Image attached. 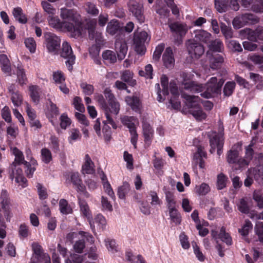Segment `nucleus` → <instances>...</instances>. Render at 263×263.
I'll return each instance as SVG.
<instances>
[{
	"instance_id": "obj_1",
	"label": "nucleus",
	"mask_w": 263,
	"mask_h": 263,
	"mask_svg": "<svg viewBox=\"0 0 263 263\" xmlns=\"http://www.w3.org/2000/svg\"><path fill=\"white\" fill-rule=\"evenodd\" d=\"M60 17L62 21L55 15L48 16V25L56 30L68 31L75 38L85 32L82 27L81 16L78 11L62 8L60 9Z\"/></svg>"
},
{
	"instance_id": "obj_2",
	"label": "nucleus",
	"mask_w": 263,
	"mask_h": 263,
	"mask_svg": "<svg viewBox=\"0 0 263 263\" xmlns=\"http://www.w3.org/2000/svg\"><path fill=\"white\" fill-rule=\"evenodd\" d=\"M183 81L182 88L191 92H201L200 95L205 98H210L218 93L224 83L222 79L218 80L216 77H212L207 82L205 86L196 82L191 81V76L185 73L182 75Z\"/></svg>"
},
{
	"instance_id": "obj_3",
	"label": "nucleus",
	"mask_w": 263,
	"mask_h": 263,
	"mask_svg": "<svg viewBox=\"0 0 263 263\" xmlns=\"http://www.w3.org/2000/svg\"><path fill=\"white\" fill-rule=\"evenodd\" d=\"M182 97L185 100V107L188 112L197 121L205 120L207 117L206 113L202 110L200 105V99L196 96L182 93Z\"/></svg>"
},
{
	"instance_id": "obj_4",
	"label": "nucleus",
	"mask_w": 263,
	"mask_h": 263,
	"mask_svg": "<svg viewBox=\"0 0 263 263\" xmlns=\"http://www.w3.org/2000/svg\"><path fill=\"white\" fill-rule=\"evenodd\" d=\"M108 124H110L113 128L116 129L117 125L116 124L111 115L117 116L120 110V104L117 99L108 102V104L103 109Z\"/></svg>"
},
{
	"instance_id": "obj_5",
	"label": "nucleus",
	"mask_w": 263,
	"mask_h": 263,
	"mask_svg": "<svg viewBox=\"0 0 263 263\" xmlns=\"http://www.w3.org/2000/svg\"><path fill=\"white\" fill-rule=\"evenodd\" d=\"M120 120L121 123L128 128L131 135L130 141L134 147L136 148L138 134L136 131V124H138V119L133 116H123L121 117Z\"/></svg>"
},
{
	"instance_id": "obj_6",
	"label": "nucleus",
	"mask_w": 263,
	"mask_h": 263,
	"mask_svg": "<svg viewBox=\"0 0 263 263\" xmlns=\"http://www.w3.org/2000/svg\"><path fill=\"white\" fill-rule=\"evenodd\" d=\"M45 44L48 51L57 54L60 47L61 40L55 34L51 32L44 33Z\"/></svg>"
},
{
	"instance_id": "obj_7",
	"label": "nucleus",
	"mask_w": 263,
	"mask_h": 263,
	"mask_svg": "<svg viewBox=\"0 0 263 263\" xmlns=\"http://www.w3.org/2000/svg\"><path fill=\"white\" fill-rule=\"evenodd\" d=\"M148 39V34L145 31L135 32L134 37V44L135 51L140 54H144L146 48L144 43Z\"/></svg>"
},
{
	"instance_id": "obj_8",
	"label": "nucleus",
	"mask_w": 263,
	"mask_h": 263,
	"mask_svg": "<svg viewBox=\"0 0 263 263\" xmlns=\"http://www.w3.org/2000/svg\"><path fill=\"white\" fill-rule=\"evenodd\" d=\"M129 11L136 18L139 23L144 22L145 17L143 14V6L135 0H130L128 3Z\"/></svg>"
},
{
	"instance_id": "obj_9",
	"label": "nucleus",
	"mask_w": 263,
	"mask_h": 263,
	"mask_svg": "<svg viewBox=\"0 0 263 263\" xmlns=\"http://www.w3.org/2000/svg\"><path fill=\"white\" fill-rule=\"evenodd\" d=\"M210 143L211 149L210 152L213 154L217 148V153L218 155L221 154V149L223 145V134L222 133L217 134L212 133L210 135Z\"/></svg>"
},
{
	"instance_id": "obj_10",
	"label": "nucleus",
	"mask_w": 263,
	"mask_h": 263,
	"mask_svg": "<svg viewBox=\"0 0 263 263\" xmlns=\"http://www.w3.org/2000/svg\"><path fill=\"white\" fill-rule=\"evenodd\" d=\"M186 45L189 54L192 58H199L204 52L203 46L194 40H189Z\"/></svg>"
},
{
	"instance_id": "obj_11",
	"label": "nucleus",
	"mask_w": 263,
	"mask_h": 263,
	"mask_svg": "<svg viewBox=\"0 0 263 263\" xmlns=\"http://www.w3.org/2000/svg\"><path fill=\"white\" fill-rule=\"evenodd\" d=\"M61 55L63 58L67 59L66 64L69 70L71 71L72 69V65L74 63L76 58L73 54L70 45L67 42H64L62 44Z\"/></svg>"
},
{
	"instance_id": "obj_12",
	"label": "nucleus",
	"mask_w": 263,
	"mask_h": 263,
	"mask_svg": "<svg viewBox=\"0 0 263 263\" xmlns=\"http://www.w3.org/2000/svg\"><path fill=\"white\" fill-rule=\"evenodd\" d=\"M12 173L10 174V177L13 180L15 179V182L24 188L27 185V179L23 175V171L18 164H14L13 163L11 166Z\"/></svg>"
},
{
	"instance_id": "obj_13",
	"label": "nucleus",
	"mask_w": 263,
	"mask_h": 263,
	"mask_svg": "<svg viewBox=\"0 0 263 263\" xmlns=\"http://www.w3.org/2000/svg\"><path fill=\"white\" fill-rule=\"evenodd\" d=\"M96 24L95 20H89L87 23V29L88 31L89 37L90 39H95L96 43L100 45L103 42V37L101 33L95 32Z\"/></svg>"
},
{
	"instance_id": "obj_14",
	"label": "nucleus",
	"mask_w": 263,
	"mask_h": 263,
	"mask_svg": "<svg viewBox=\"0 0 263 263\" xmlns=\"http://www.w3.org/2000/svg\"><path fill=\"white\" fill-rule=\"evenodd\" d=\"M87 218L93 231H95L96 227L103 229L106 223V220L103 215H88Z\"/></svg>"
},
{
	"instance_id": "obj_15",
	"label": "nucleus",
	"mask_w": 263,
	"mask_h": 263,
	"mask_svg": "<svg viewBox=\"0 0 263 263\" xmlns=\"http://www.w3.org/2000/svg\"><path fill=\"white\" fill-rule=\"evenodd\" d=\"M1 199L3 212L5 213L12 212L13 205L9 198L8 192L6 190H2L1 194Z\"/></svg>"
},
{
	"instance_id": "obj_16",
	"label": "nucleus",
	"mask_w": 263,
	"mask_h": 263,
	"mask_svg": "<svg viewBox=\"0 0 263 263\" xmlns=\"http://www.w3.org/2000/svg\"><path fill=\"white\" fill-rule=\"evenodd\" d=\"M115 49L117 53L118 58L122 60L127 53L128 47L125 41L123 40H117L115 43Z\"/></svg>"
},
{
	"instance_id": "obj_17",
	"label": "nucleus",
	"mask_w": 263,
	"mask_h": 263,
	"mask_svg": "<svg viewBox=\"0 0 263 263\" xmlns=\"http://www.w3.org/2000/svg\"><path fill=\"white\" fill-rule=\"evenodd\" d=\"M70 180L78 192L86 194L87 196H88L86 192L85 187L83 184L78 173H71L70 175Z\"/></svg>"
},
{
	"instance_id": "obj_18",
	"label": "nucleus",
	"mask_w": 263,
	"mask_h": 263,
	"mask_svg": "<svg viewBox=\"0 0 263 263\" xmlns=\"http://www.w3.org/2000/svg\"><path fill=\"white\" fill-rule=\"evenodd\" d=\"M125 101L131 107L133 110L136 112H140L142 105L138 97L134 96H127L125 97Z\"/></svg>"
},
{
	"instance_id": "obj_19",
	"label": "nucleus",
	"mask_w": 263,
	"mask_h": 263,
	"mask_svg": "<svg viewBox=\"0 0 263 263\" xmlns=\"http://www.w3.org/2000/svg\"><path fill=\"white\" fill-rule=\"evenodd\" d=\"M164 65L167 68H172L175 63V59L171 47L166 48L162 57Z\"/></svg>"
},
{
	"instance_id": "obj_20",
	"label": "nucleus",
	"mask_w": 263,
	"mask_h": 263,
	"mask_svg": "<svg viewBox=\"0 0 263 263\" xmlns=\"http://www.w3.org/2000/svg\"><path fill=\"white\" fill-rule=\"evenodd\" d=\"M212 235L213 238L217 239L219 238L221 240L225 242L227 245H231L232 243V238L230 234L226 232L224 228L222 227L220 229V233L217 235V232L215 231H212Z\"/></svg>"
},
{
	"instance_id": "obj_21",
	"label": "nucleus",
	"mask_w": 263,
	"mask_h": 263,
	"mask_svg": "<svg viewBox=\"0 0 263 263\" xmlns=\"http://www.w3.org/2000/svg\"><path fill=\"white\" fill-rule=\"evenodd\" d=\"M142 130L144 141L149 145L153 138L154 131L150 124L146 122L142 123Z\"/></svg>"
},
{
	"instance_id": "obj_22",
	"label": "nucleus",
	"mask_w": 263,
	"mask_h": 263,
	"mask_svg": "<svg viewBox=\"0 0 263 263\" xmlns=\"http://www.w3.org/2000/svg\"><path fill=\"white\" fill-rule=\"evenodd\" d=\"M32 248L34 252L32 257L42 258L45 263H51L50 258L48 254L43 253L41 250V247L37 243H33Z\"/></svg>"
},
{
	"instance_id": "obj_23",
	"label": "nucleus",
	"mask_w": 263,
	"mask_h": 263,
	"mask_svg": "<svg viewBox=\"0 0 263 263\" xmlns=\"http://www.w3.org/2000/svg\"><path fill=\"white\" fill-rule=\"evenodd\" d=\"M95 172V165L90 156L86 154L84 158V162L82 167L83 174H92Z\"/></svg>"
},
{
	"instance_id": "obj_24",
	"label": "nucleus",
	"mask_w": 263,
	"mask_h": 263,
	"mask_svg": "<svg viewBox=\"0 0 263 263\" xmlns=\"http://www.w3.org/2000/svg\"><path fill=\"white\" fill-rule=\"evenodd\" d=\"M171 30L175 32L180 37L184 36L188 30V27L186 25L175 23L169 25Z\"/></svg>"
},
{
	"instance_id": "obj_25",
	"label": "nucleus",
	"mask_w": 263,
	"mask_h": 263,
	"mask_svg": "<svg viewBox=\"0 0 263 263\" xmlns=\"http://www.w3.org/2000/svg\"><path fill=\"white\" fill-rule=\"evenodd\" d=\"M244 31L248 35V39L252 41H257V40H263V29H257L254 31L250 29H245Z\"/></svg>"
},
{
	"instance_id": "obj_26",
	"label": "nucleus",
	"mask_w": 263,
	"mask_h": 263,
	"mask_svg": "<svg viewBox=\"0 0 263 263\" xmlns=\"http://www.w3.org/2000/svg\"><path fill=\"white\" fill-rule=\"evenodd\" d=\"M224 62V59L221 55L216 54L210 59V67L212 69H217L221 67Z\"/></svg>"
},
{
	"instance_id": "obj_27",
	"label": "nucleus",
	"mask_w": 263,
	"mask_h": 263,
	"mask_svg": "<svg viewBox=\"0 0 263 263\" xmlns=\"http://www.w3.org/2000/svg\"><path fill=\"white\" fill-rule=\"evenodd\" d=\"M134 73L129 70H125L121 72V79L129 85L134 86L136 84V81L133 79Z\"/></svg>"
},
{
	"instance_id": "obj_28",
	"label": "nucleus",
	"mask_w": 263,
	"mask_h": 263,
	"mask_svg": "<svg viewBox=\"0 0 263 263\" xmlns=\"http://www.w3.org/2000/svg\"><path fill=\"white\" fill-rule=\"evenodd\" d=\"M30 97L33 102L37 104L40 101V93L41 90L40 88L36 85H30L29 86Z\"/></svg>"
},
{
	"instance_id": "obj_29",
	"label": "nucleus",
	"mask_w": 263,
	"mask_h": 263,
	"mask_svg": "<svg viewBox=\"0 0 263 263\" xmlns=\"http://www.w3.org/2000/svg\"><path fill=\"white\" fill-rule=\"evenodd\" d=\"M12 14L15 20L22 24H25L27 22V18L23 12L21 7H17L13 8Z\"/></svg>"
},
{
	"instance_id": "obj_30",
	"label": "nucleus",
	"mask_w": 263,
	"mask_h": 263,
	"mask_svg": "<svg viewBox=\"0 0 263 263\" xmlns=\"http://www.w3.org/2000/svg\"><path fill=\"white\" fill-rule=\"evenodd\" d=\"M0 64L2 70L7 74H10L11 71L10 62L6 55H0Z\"/></svg>"
},
{
	"instance_id": "obj_31",
	"label": "nucleus",
	"mask_w": 263,
	"mask_h": 263,
	"mask_svg": "<svg viewBox=\"0 0 263 263\" xmlns=\"http://www.w3.org/2000/svg\"><path fill=\"white\" fill-rule=\"evenodd\" d=\"M211 34L203 30H197L195 31V38L199 41L207 43L210 40Z\"/></svg>"
},
{
	"instance_id": "obj_32",
	"label": "nucleus",
	"mask_w": 263,
	"mask_h": 263,
	"mask_svg": "<svg viewBox=\"0 0 263 263\" xmlns=\"http://www.w3.org/2000/svg\"><path fill=\"white\" fill-rule=\"evenodd\" d=\"M120 26L117 20H112L107 24L106 31L110 35L115 34L119 30Z\"/></svg>"
},
{
	"instance_id": "obj_33",
	"label": "nucleus",
	"mask_w": 263,
	"mask_h": 263,
	"mask_svg": "<svg viewBox=\"0 0 263 263\" xmlns=\"http://www.w3.org/2000/svg\"><path fill=\"white\" fill-rule=\"evenodd\" d=\"M239 153L238 150L232 149L229 151L227 155V161L230 164H235L239 158Z\"/></svg>"
},
{
	"instance_id": "obj_34",
	"label": "nucleus",
	"mask_w": 263,
	"mask_h": 263,
	"mask_svg": "<svg viewBox=\"0 0 263 263\" xmlns=\"http://www.w3.org/2000/svg\"><path fill=\"white\" fill-rule=\"evenodd\" d=\"M13 154L15 156L14 164H25L26 162L24 160V157L23 153L17 148L13 147L11 148Z\"/></svg>"
},
{
	"instance_id": "obj_35",
	"label": "nucleus",
	"mask_w": 263,
	"mask_h": 263,
	"mask_svg": "<svg viewBox=\"0 0 263 263\" xmlns=\"http://www.w3.org/2000/svg\"><path fill=\"white\" fill-rule=\"evenodd\" d=\"M103 186L104 192L110 197L112 200H115V195L111 188V185L107 180L106 177H103L102 178Z\"/></svg>"
},
{
	"instance_id": "obj_36",
	"label": "nucleus",
	"mask_w": 263,
	"mask_h": 263,
	"mask_svg": "<svg viewBox=\"0 0 263 263\" xmlns=\"http://www.w3.org/2000/svg\"><path fill=\"white\" fill-rule=\"evenodd\" d=\"M42 7L48 16L55 15L57 13V10L51 4L47 1H43L41 3Z\"/></svg>"
},
{
	"instance_id": "obj_37",
	"label": "nucleus",
	"mask_w": 263,
	"mask_h": 263,
	"mask_svg": "<svg viewBox=\"0 0 263 263\" xmlns=\"http://www.w3.org/2000/svg\"><path fill=\"white\" fill-rule=\"evenodd\" d=\"M215 6L220 13L227 11L229 7L228 0H215Z\"/></svg>"
},
{
	"instance_id": "obj_38",
	"label": "nucleus",
	"mask_w": 263,
	"mask_h": 263,
	"mask_svg": "<svg viewBox=\"0 0 263 263\" xmlns=\"http://www.w3.org/2000/svg\"><path fill=\"white\" fill-rule=\"evenodd\" d=\"M59 206L61 213L62 214H71L72 212V208L70 204H68L67 200L62 199L59 201Z\"/></svg>"
},
{
	"instance_id": "obj_39",
	"label": "nucleus",
	"mask_w": 263,
	"mask_h": 263,
	"mask_svg": "<svg viewBox=\"0 0 263 263\" xmlns=\"http://www.w3.org/2000/svg\"><path fill=\"white\" fill-rule=\"evenodd\" d=\"M209 47L211 50L215 52H220L223 50L222 42L218 39L212 41Z\"/></svg>"
},
{
	"instance_id": "obj_40",
	"label": "nucleus",
	"mask_w": 263,
	"mask_h": 263,
	"mask_svg": "<svg viewBox=\"0 0 263 263\" xmlns=\"http://www.w3.org/2000/svg\"><path fill=\"white\" fill-rule=\"evenodd\" d=\"M102 57L104 60L109 63H114L116 62L117 58L115 53L111 50H106L102 54Z\"/></svg>"
},
{
	"instance_id": "obj_41",
	"label": "nucleus",
	"mask_w": 263,
	"mask_h": 263,
	"mask_svg": "<svg viewBox=\"0 0 263 263\" xmlns=\"http://www.w3.org/2000/svg\"><path fill=\"white\" fill-rule=\"evenodd\" d=\"M235 83L233 81L227 82L223 88L224 95L226 97L231 96L235 89Z\"/></svg>"
},
{
	"instance_id": "obj_42",
	"label": "nucleus",
	"mask_w": 263,
	"mask_h": 263,
	"mask_svg": "<svg viewBox=\"0 0 263 263\" xmlns=\"http://www.w3.org/2000/svg\"><path fill=\"white\" fill-rule=\"evenodd\" d=\"M24 43L26 47L29 50L30 53H33L35 52L36 44L33 38H26L25 40Z\"/></svg>"
},
{
	"instance_id": "obj_43",
	"label": "nucleus",
	"mask_w": 263,
	"mask_h": 263,
	"mask_svg": "<svg viewBox=\"0 0 263 263\" xmlns=\"http://www.w3.org/2000/svg\"><path fill=\"white\" fill-rule=\"evenodd\" d=\"M86 11L92 15H97L99 14V11L95 4L91 2H87L84 5Z\"/></svg>"
},
{
	"instance_id": "obj_44",
	"label": "nucleus",
	"mask_w": 263,
	"mask_h": 263,
	"mask_svg": "<svg viewBox=\"0 0 263 263\" xmlns=\"http://www.w3.org/2000/svg\"><path fill=\"white\" fill-rule=\"evenodd\" d=\"M129 191V184L126 182H124L123 185L118 189V195L119 198L123 199H124Z\"/></svg>"
},
{
	"instance_id": "obj_45",
	"label": "nucleus",
	"mask_w": 263,
	"mask_h": 263,
	"mask_svg": "<svg viewBox=\"0 0 263 263\" xmlns=\"http://www.w3.org/2000/svg\"><path fill=\"white\" fill-rule=\"evenodd\" d=\"M39 198L44 200L48 197L47 189L41 183H37L36 185Z\"/></svg>"
},
{
	"instance_id": "obj_46",
	"label": "nucleus",
	"mask_w": 263,
	"mask_h": 263,
	"mask_svg": "<svg viewBox=\"0 0 263 263\" xmlns=\"http://www.w3.org/2000/svg\"><path fill=\"white\" fill-rule=\"evenodd\" d=\"M253 199L256 202L257 206L263 208V194L259 191H255L253 194Z\"/></svg>"
},
{
	"instance_id": "obj_47",
	"label": "nucleus",
	"mask_w": 263,
	"mask_h": 263,
	"mask_svg": "<svg viewBox=\"0 0 263 263\" xmlns=\"http://www.w3.org/2000/svg\"><path fill=\"white\" fill-rule=\"evenodd\" d=\"M228 178L223 174H220L217 176V187L218 190H222L227 185Z\"/></svg>"
},
{
	"instance_id": "obj_48",
	"label": "nucleus",
	"mask_w": 263,
	"mask_h": 263,
	"mask_svg": "<svg viewBox=\"0 0 263 263\" xmlns=\"http://www.w3.org/2000/svg\"><path fill=\"white\" fill-rule=\"evenodd\" d=\"M81 137V133L78 129L72 128L70 130L68 141L69 143H72L74 141L80 139Z\"/></svg>"
},
{
	"instance_id": "obj_49",
	"label": "nucleus",
	"mask_w": 263,
	"mask_h": 263,
	"mask_svg": "<svg viewBox=\"0 0 263 263\" xmlns=\"http://www.w3.org/2000/svg\"><path fill=\"white\" fill-rule=\"evenodd\" d=\"M192 244L193 248L194 253L195 254L196 258L200 261H204L205 259V257L201 251L199 247L197 246L195 242H192Z\"/></svg>"
},
{
	"instance_id": "obj_50",
	"label": "nucleus",
	"mask_w": 263,
	"mask_h": 263,
	"mask_svg": "<svg viewBox=\"0 0 263 263\" xmlns=\"http://www.w3.org/2000/svg\"><path fill=\"white\" fill-rule=\"evenodd\" d=\"M11 99L13 105L16 107H18L22 104L23 97L18 91L12 93Z\"/></svg>"
},
{
	"instance_id": "obj_51",
	"label": "nucleus",
	"mask_w": 263,
	"mask_h": 263,
	"mask_svg": "<svg viewBox=\"0 0 263 263\" xmlns=\"http://www.w3.org/2000/svg\"><path fill=\"white\" fill-rule=\"evenodd\" d=\"M41 159L45 163H49L52 160V155L49 149L44 148L41 149Z\"/></svg>"
},
{
	"instance_id": "obj_52",
	"label": "nucleus",
	"mask_w": 263,
	"mask_h": 263,
	"mask_svg": "<svg viewBox=\"0 0 263 263\" xmlns=\"http://www.w3.org/2000/svg\"><path fill=\"white\" fill-rule=\"evenodd\" d=\"M104 242L107 250L109 252L114 253L117 251V246L114 240L110 238H106L104 240Z\"/></svg>"
},
{
	"instance_id": "obj_53",
	"label": "nucleus",
	"mask_w": 263,
	"mask_h": 263,
	"mask_svg": "<svg viewBox=\"0 0 263 263\" xmlns=\"http://www.w3.org/2000/svg\"><path fill=\"white\" fill-rule=\"evenodd\" d=\"M53 79L57 85L64 83L65 80L63 73L59 70L53 73Z\"/></svg>"
},
{
	"instance_id": "obj_54",
	"label": "nucleus",
	"mask_w": 263,
	"mask_h": 263,
	"mask_svg": "<svg viewBox=\"0 0 263 263\" xmlns=\"http://www.w3.org/2000/svg\"><path fill=\"white\" fill-rule=\"evenodd\" d=\"M210 191V186L205 183H203L200 185L196 187V192L200 195H204L208 193Z\"/></svg>"
},
{
	"instance_id": "obj_55",
	"label": "nucleus",
	"mask_w": 263,
	"mask_h": 263,
	"mask_svg": "<svg viewBox=\"0 0 263 263\" xmlns=\"http://www.w3.org/2000/svg\"><path fill=\"white\" fill-rule=\"evenodd\" d=\"M153 67L151 64L147 65L145 67V70H140L139 71V75L145 77L146 78L152 79L153 78Z\"/></svg>"
},
{
	"instance_id": "obj_56",
	"label": "nucleus",
	"mask_w": 263,
	"mask_h": 263,
	"mask_svg": "<svg viewBox=\"0 0 263 263\" xmlns=\"http://www.w3.org/2000/svg\"><path fill=\"white\" fill-rule=\"evenodd\" d=\"M206 153L204 151V147L199 145L197 146V152L193 155L194 160H198V158H206Z\"/></svg>"
},
{
	"instance_id": "obj_57",
	"label": "nucleus",
	"mask_w": 263,
	"mask_h": 263,
	"mask_svg": "<svg viewBox=\"0 0 263 263\" xmlns=\"http://www.w3.org/2000/svg\"><path fill=\"white\" fill-rule=\"evenodd\" d=\"M17 81L21 85L26 84L27 79L25 72L23 69H19L17 72Z\"/></svg>"
},
{
	"instance_id": "obj_58",
	"label": "nucleus",
	"mask_w": 263,
	"mask_h": 263,
	"mask_svg": "<svg viewBox=\"0 0 263 263\" xmlns=\"http://www.w3.org/2000/svg\"><path fill=\"white\" fill-rule=\"evenodd\" d=\"M252 229V224L250 221L246 220L245 224L243 226L241 229H239V232L243 236H247L249 231Z\"/></svg>"
},
{
	"instance_id": "obj_59",
	"label": "nucleus",
	"mask_w": 263,
	"mask_h": 263,
	"mask_svg": "<svg viewBox=\"0 0 263 263\" xmlns=\"http://www.w3.org/2000/svg\"><path fill=\"white\" fill-rule=\"evenodd\" d=\"M100 48L98 45H93L89 49V53L91 57L95 59V62L97 64L100 63L99 60L97 59L99 54Z\"/></svg>"
},
{
	"instance_id": "obj_60",
	"label": "nucleus",
	"mask_w": 263,
	"mask_h": 263,
	"mask_svg": "<svg viewBox=\"0 0 263 263\" xmlns=\"http://www.w3.org/2000/svg\"><path fill=\"white\" fill-rule=\"evenodd\" d=\"M161 84L163 88V96H165L168 95V78L165 75H162L161 77Z\"/></svg>"
},
{
	"instance_id": "obj_61",
	"label": "nucleus",
	"mask_w": 263,
	"mask_h": 263,
	"mask_svg": "<svg viewBox=\"0 0 263 263\" xmlns=\"http://www.w3.org/2000/svg\"><path fill=\"white\" fill-rule=\"evenodd\" d=\"M179 240L183 249L186 250L190 247L188 237L184 233H181L179 235Z\"/></svg>"
},
{
	"instance_id": "obj_62",
	"label": "nucleus",
	"mask_w": 263,
	"mask_h": 263,
	"mask_svg": "<svg viewBox=\"0 0 263 263\" xmlns=\"http://www.w3.org/2000/svg\"><path fill=\"white\" fill-rule=\"evenodd\" d=\"M73 104L76 109L81 112L85 111V107L82 103L81 99L79 97H76L73 99Z\"/></svg>"
},
{
	"instance_id": "obj_63",
	"label": "nucleus",
	"mask_w": 263,
	"mask_h": 263,
	"mask_svg": "<svg viewBox=\"0 0 263 263\" xmlns=\"http://www.w3.org/2000/svg\"><path fill=\"white\" fill-rule=\"evenodd\" d=\"M59 114L58 108L56 105L50 102L47 116L48 118H53Z\"/></svg>"
},
{
	"instance_id": "obj_64",
	"label": "nucleus",
	"mask_w": 263,
	"mask_h": 263,
	"mask_svg": "<svg viewBox=\"0 0 263 263\" xmlns=\"http://www.w3.org/2000/svg\"><path fill=\"white\" fill-rule=\"evenodd\" d=\"M81 87L83 90V93L86 95L89 96L93 92L94 88L92 85L83 83L81 84Z\"/></svg>"
}]
</instances>
